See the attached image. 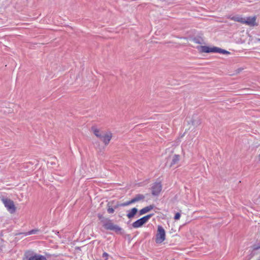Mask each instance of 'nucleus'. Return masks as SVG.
Instances as JSON below:
<instances>
[{
  "label": "nucleus",
  "mask_w": 260,
  "mask_h": 260,
  "mask_svg": "<svg viewBox=\"0 0 260 260\" xmlns=\"http://www.w3.org/2000/svg\"><path fill=\"white\" fill-rule=\"evenodd\" d=\"M201 122L200 120H199L198 121H197V122H196L195 121H192V125H193L194 126H197V125H199L200 124H201Z\"/></svg>",
  "instance_id": "nucleus-24"
},
{
  "label": "nucleus",
  "mask_w": 260,
  "mask_h": 260,
  "mask_svg": "<svg viewBox=\"0 0 260 260\" xmlns=\"http://www.w3.org/2000/svg\"><path fill=\"white\" fill-rule=\"evenodd\" d=\"M198 49L201 52L210 53L214 52V47H209L207 46H200L198 47Z\"/></svg>",
  "instance_id": "nucleus-8"
},
{
  "label": "nucleus",
  "mask_w": 260,
  "mask_h": 260,
  "mask_svg": "<svg viewBox=\"0 0 260 260\" xmlns=\"http://www.w3.org/2000/svg\"><path fill=\"white\" fill-rule=\"evenodd\" d=\"M256 16L248 17L246 19L243 18V23L250 26H257V24L256 22Z\"/></svg>",
  "instance_id": "nucleus-7"
},
{
  "label": "nucleus",
  "mask_w": 260,
  "mask_h": 260,
  "mask_svg": "<svg viewBox=\"0 0 260 260\" xmlns=\"http://www.w3.org/2000/svg\"><path fill=\"white\" fill-rule=\"evenodd\" d=\"M108 207L107 209L108 212L109 213H113L114 212V209L112 207H111L110 206H109V204L108 205Z\"/></svg>",
  "instance_id": "nucleus-20"
},
{
  "label": "nucleus",
  "mask_w": 260,
  "mask_h": 260,
  "mask_svg": "<svg viewBox=\"0 0 260 260\" xmlns=\"http://www.w3.org/2000/svg\"><path fill=\"white\" fill-rule=\"evenodd\" d=\"M144 223L142 222L141 218L138 219L132 223V226L134 228H138L142 226Z\"/></svg>",
  "instance_id": "nucleus-13"
},
{
  "label": "nucleus",
  "mask_w": 260,
  "mask_h": 260,
  "mask_svg": "<svg viewBox=\"0 0 260 260\" xmlns=\"http://www.w3.org/2000/svg\"><path fill=\"white\" fill-rule=\"evenodd\" d=\"M166 239V232L164 228L161 225H158L157 230L155 236V242L160 244Z\"/></svg>",
  "instance_id": "nucleus-3"
},
{
  "label": "nucleus",
  "mask_w": 260,
  "mask_h": 260,
  "mask_svg": "<svg viewBox=\"0 0 260 260\" xmlns=\"http://www.w3.org/2000/svg\"><path fill=\"white\" fill-rule=\"evenodd\" d=\"M260 248V246H258L257 245H254L253 246V249L255 250H257L258 249Z\"/></svg>",
  "instance_id": "nucleus-25"
},
{
  "label": "nucleus",
  "mask_w": 260,
  "mask_h": 260,
  "mask_svg": "<svg viewBox=\"0 0 260 260\" xmlns=\"http://www.w3.org/2000/svg\"><path fill=\"white\" fill-rule=\"evenodd\" d=\"M153 214H150L149 215H147L142 218H141V219L142 220V222L145 224L152 216Z\"/></svg>",
  "instance_id": "nucleus-18"
},
{
  "label": "nucleus",
  "mask_w": 260,
  "mask_h": 260,
  "mask_svg": "<svg viewBox=\"0 0 260 260\" xmlns=\"http://www.w3.org/2000/svg\"><path fill=\"white\" fill-rule=\"evenodd\" d=\"M180 159V156L179 155L175 154L173 155L172 159V162L170 165V167H172L173 165L178 163Z\"/></svg>",
  "instance_id": "nucleus-14"
},
{
  "label": "nucleus",
  "mask_w": 260,
  "mask_h": 260,
  "mask_svg": "<svg viewBox=\"0 0 260 260\" xmlns=\"http://www.w3.org/2000/svg\"><path fill=\"white\" fill-rule=\"evenodd\" d=\"M259 158H260V154L259 155Z\"/></svg>",
  "instance_id": "nucleus-27"
},
{
  "label": "nucleus",
  "mask_w": 260,
  "mask_h": 260,
  "mask_svg": "<svg viewBox=\"0 0 260 260\" xmlns=\"http://www.w3.org/2000/svg\"><path fill=\"white\" fill-rule=\"evenodd\" d=\"M153 205H150V206L145 207L140 210V215L144 214L148 212L152 209H153Z\"/></svg>",
  "instance_id": "nucleus-11"
},
{
  "label": "nucleus",
  "mask_w": 260,
  "mask_h": 260,
  "mask_svg": "<svg viewBox=\"0 0 260 260\" xmlns=\"http://www.w3.org/2000/svg\"><path fill=\"white\" fill-rule=\"evenodd\" d=\"M2 201L9 212L11 213L15 212V207L13 201L7 198H3Z\"/></svg>",
  "instance_id": "nucleus-5"
},
{
  "label": "nucleus",
  "mask_w": 260,
  "mask_h": 260,
  "mask_svg": "<svg viewBox=\"0 0 260 260\" xmlns=\"http://www.w3.org/2000/svg\"><path fill=\"white\" fill-rule=\"evenodd\" d=\"M25 256L27 260H47L45 256L36 253L31 250L26 251Z\"/></svg>",
  "instance_id": "nucleus-4"
},
{
  "label": "nucleus",
  "mask_w": 260,
  "mask_h": 260,
  "mask_svg": "<svg viewBox=\"0 0 260 260\" xmlns=\"http://www.w3.org/2000/svg\"><path fill=\"white\" fill-rule=\"evenodd\" d=\"M91 131L94 135L100 139L105 146L108 145L113 137L112 133L109 130L102 131L97 127L93 126Z\"/></svg>",
  "instance_id": "nucleus-1"
},
{
  "label": "nucleus",
  "mask_w": 260,
  "mask_h": 260,
  "mask_svg": "<svg viewBox=\"0 0 260 260\" xmlns=\"http://www.w3.org/2000/svg\"><path fill=\"white\" fill-rule=\"evenodd\" d=\"M138 209L136 208H132L130 211H128V213L127 214V217L131 219L133 218L137 213Z\"/></svg>",
  "instance_id": "nucleus-12"
},
{
  "label": "nucleus",
  "mask_w": 260,
  "mask_h": 260,
  "mask_svg": "<svg viewBox=\"0 0 260 260\" xmlns=\"http://www.w3.org/2000/svg\"><path fill=\"white\" fill-rule=\"evenodd\" d=\"M192 41L194 43L198 44H205L204 40L201 37H195L192 39Z\"/></svg>",
  "instance_id": "nucleus-17"
},
{
  "label": "nucleus",
  "mask_w": 260,
  "mask_h": 260,
  "mask_svg": "<svg viewBox=\"0 0 260 260\" xmlns=\"http://www.w3.org/2000/svg\"><path fill=\"white\" fill-rule=\"evenodd\" d=\"M98 217L99 218V219L101 220V222L103 223V219H107L108 218H105L102 214H98Z\"/></svg>",
  "instance_id": "nucleus-21"
},
{
  "label": "nucleus",
  "mask_w": 260,
  "mask_h": 260,
  "mask_svg": "<svg viewBox=\"0 0 260 260\" xmlns=\"http://www.w3.org/2000/svg\"><path fill=\"white\" fill-rule=\"evenodd\" d=\"M151 193L154 196H157L162 189V185L160 182H155L151 186Z\"/></svg>",
  "instance_id": "nucleus-6"
},
{
  "label": "nucleus",
  "mask_w": 260,
  "mask_h": 260,
  "mask_svg": "<svg viewBox=\"0 0 260 260\" xmlns=\"http://www.w3.org/2000/svg\"><path fill=\"white\" fill-rule=\"evenodd\" d=\"M180 213L179 212H177V213H176L175 216H174V219L175 220H178L179 219V218H180Z\"/></svg>",
  "instance_id": "nucleus-23"
},
{
  "label": "nucleus",
  "mask_w": 260,
  "mask_h": 260,
  "mask_svg": "<svg viewBox=\"0 0 260 260\" xmlns=\"http://www.w3.org/2000/svg\"><path fill=\"white\" fill-rule=\"evenodd\" d=\"M103 226L106 230L114 231L117 234H121L122 230V228L118 225L114 224L109 218L103 219Z\"/></svg>",
  "instance_id": "nucleus-2"
},
{
  "label": "nucleus",
  "mask_w": 260,
  "mask_h": 260,
  "mask_svg": "<svg viewBox=\"0 0 260 260\" xmlns=\"http://www.w3.org/2000/svg\"><path fill=\"white\" fill-rule=\"evenodd\" d=\"M214 52L215 53H219L222 54H230V52L228 51H226L225 50L222 49L221 48L214 47Z\"/></svg>",
  "instance_id": "nucleus-15"
},
{
  "label": "nucleus",
  "mask_w": 260,
  "mask_h": 260,
  "mask_svg": "<svg viewBox=\"0 0 260 260\" xmlns=\"http://www.w3.org/2000/svg\"><path fill=\"white\" fill-rule=\"evenodd\" d=\"M39 231V230L38 229H33L27 233H17V236L18 235H22V234H23L25 236H27V235H32V234H37L38 233V232Z\"/></svg>",
  "instance_id": "nucleus-16"
},
{
  "label": "nucleus",
  "mask_w": 260,
  "mask_h": 260,
  "mask_svg": "<svg viewBox=\"0 0 260 260\" xmlns=\"http://www.w3.org/2000/svg\"><path fill=\"white\" fill-rule=\"evenodd\" d=\"M145 198V197L144 195L142 194H138L136 195V196L133 199H132V202H133V203H135L140 201H143L144 200Z\"/></svg>",
  "instance_id": "nucleus-10"
},
{
  "label": "nucleus",
  "mask_w": 260,
  "mask_h": 260,
  "mask_svg": "<svg viewBox=\"0 0 260 260\" xmlns=\"http://www.w3.org/2000/svg\"><path fill=\"white\" fill-rule=\"evenodd\" d=\"M102 257L105 259V260H107L109 257V254L105 252L103 253Z\"/></svg>",
  "instance_id": "nucleus-22"
},
{
  "label": "nucleus",
  "mask_w": 260,
  "mask_h": 260,
  "mask_svg": "<svg viewBox=\"0 0 260 260\" xmlns=\"http://www.w3.org/2000/svg\"><path fill=\"white\" fill-rule=\"evenodd\" d=\"M228 18H229L232 20L236 21V22H240L241 23H243V22H244L243 18L239 15H236V16H229V17H228Z\"/></svg>",
  "instance_id": "nucleus-9"
},
{
  "label": "nucleus",
  "mask_w": 260,
  "mask_h": 260,
  "mask_svg": "<svg viewBox=\"0 0 260 260\" xmlns=\"http://www.w3.org/2000/svg\"><path fill=\"white\" fill-rule=\"evenodd\" d=\"M258 40L260 41V39H258Z\"/></svg>",
  "instance_id": "nucleus-26"
},
{
  "label": "nucleus",
  "mask_w": 260,
  "mask_h": 260,
  "mask_svg": "<svg viewBox=\"0 0 260 260\" xmlns=\"http://www.w3.org/2000/svg\"><path fill=\"white\" fill-rule=\"evenodd\" d=\"M133 202H132V199L129 201H127L126 202L123 203L121 204L120 205V206L124 207L128 206L131 204H133Z\"/></svg>",
  "instance_id": "nucleus-19"
}]
</instances>
